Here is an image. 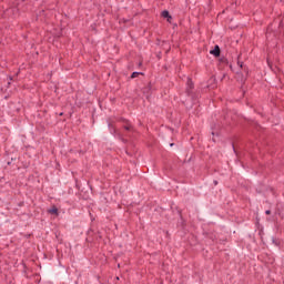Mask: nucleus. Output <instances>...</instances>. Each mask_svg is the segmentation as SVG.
Returning a JSON list of instances; mask_svg holds the SVG:
<instances>
[{"mask_svg":"<svg viewBox=\"0 0 284 284\" xmlns=\"http://www.w3.org/2000/svg\"><path fill=\"white\" fill-rule=\"evenodd\" d=\"M210 53L213 54L214 57H220L221 55V49L219 48V45H215L214 50H211Z\"/></svg>","mask_w":284,"mask_h":284,"instance_id":"obj_1","label":"nucleus"},{"mask_svg":"<svg viewBox=\"0 0 284 284\" xmlns=\"http://www.w3.org/2000/svg\"><path fill=\"white\" fill-rule=\"evenodd\" d=\"M162 17H163L164 19H168V21H170V19H172V17H170V12H168V11H163V12H162Z\"/></svg>","mask_w":284,"mask_h":284,"instance_id":"obj_2","label":"nucleus"},{"mask_svg":"<svg viewBox=\"0 0 284 284\" xmlns=\"http://www.w3.org/2000/svg\"><path fill=\"white\" fill-rule=\"evenodd\" d=\"M50 214H57V212H59V209H57V206H52L50 210H49Z\"/></svg>","mask_w":284,"mask_h":284,"instance_id":"obj_3","label":"nucleus"},{"mask_svg":"<svg viewBox=\"0 0 284 284\" xmlns=\"http://www.w3.org/2000/svg\"><path fill=\"white\" fill-rule=\"evenodd\" d=\"M139 74H142L141 72H133L131 75V79H136V77H139Z\"/></svg>","mask_w":284,"mask_h":284,"instance_id":"obj_4","label":"nucleus"},{"mask_svg":"<svg viewBox=\"0 0 284 284\" xmlns=\"http://www.w3.org/2000/svg\"><path fill=\"white\" fill-rule=\"evenodd\" d=\"M125 130H132V125H126Z\"/></svg>","mask_w":284,"mask_h":284,"instance_id":"obj_5","label":"nucleus"},{"mask_svg":"<svg viewBox=\"0 0 284 284\" xmlns=\"http://www.w3.org/2000/svg\"><path fill=\"white\" fill-rule=\"evenodd\" d=\"M265 214H270V211H266Z\"/></svg>","mask_w":284,"mask_h":284,"instance_id":"obj_6","label":"nucleus"}]
</instances>
